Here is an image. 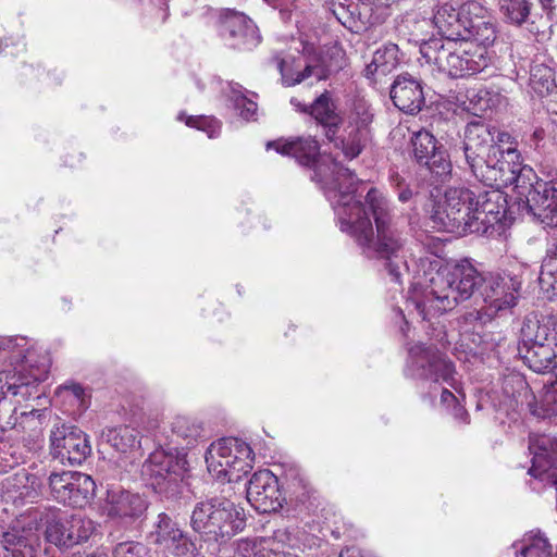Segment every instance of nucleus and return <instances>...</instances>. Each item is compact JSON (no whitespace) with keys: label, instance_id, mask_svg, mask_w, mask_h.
<instances>
[{"label":"nucleus","instance_id":"obj_1","mask_svg":"<svg viewBox=\"0 0 557 557\" xmlns=\"http://www.w3.org/2000/svg\"><path fill=\"white\" fill-rule=\"evenodd\" d=\"M335 197H338L334 210L341 230L350 234L368 257L382 260L392 281L400 283L404 272L408 269L406 236L393 225L377 228L374 234L364 205L356 198L355 190H339Z\"/></svg>","mask_w":557,"mask_h":557},{"label":"nucleus","instance_id":"obj_2","mask_svg":"<svg viewBox=\"0 0 557 557\" xmlns=\"http://www.w3.org/2000/svg\"><path fill=\"white\" fill-rule=\"evenodd\" d=\"M423 276L418 284L424 288V300L417 302L423 320L454 309L460 301L468 300L481 292L485 278L469 262L443 267L440 260L422 259Z\"/></svg>","mask_w":557,"mask_h":557},{"label":"nucleus","instance_id":"obj_3","mask_svg":"<svg viewBox=\"0 0 557 557\" xmlns=\"http://www.w3.org/2000/svg\"><path fill=\"white\" fill-rule=\"evenodd\" d=\"M473 138L470 152H463V156L473 176L484 185L496 188L515 185L520 189L530 177L534 178V170L522 164V157L510 159L500 153H488L492 140L483 131Z\"/></svg>","mask_w":557,"mask_h":557},{"label":"nucleus","instance_id":"obj_4","mask_svg":"<svg viewBox=\"0 0 557 557\" xmlns=\"http://www.w3.org/2000/svg\"><path fill=\"white\" fill-rule=\"evenodd\" d=\"M493 44H482L474 38L444 41L430 38L420 46V53L426 63L454 78L475 75L488 66L491 58L487 48Z\"/></svg>","mask_w":557,"mask_h":557},{"label":"nucleus","instance_id":"obj_5","mask_svg":"<svg viewBox=\"0 0 557 557\" xmlns=\"http://www.w3.org/2000/svg\"><path fill=\"white\" fill-rule=\"evenodd\" d=\"M433 23L444 41L468 38L482 44H494L496 26L486 15V10L476 1H467L455 7L451 3L437 5Z\"/></svg>","mask_w":557,"mask_h":557},{"label":"nucleus","instance_id":"obj_6","mask_svg":"<svg viewBox=\"0 0 557 557\" xmlns=\"http://www.w3.org/2000/svg\"><path fill=\"white\" fill-rule=\"evenodd\" d=\"M189 525L201 539L223 544L246 527V517L226 498L211 497L196 503Z\"/></svg>","mask_w":557,"mask_h":557},{"label":"nucleus","instance_id":"obj_7","mask_svg":"<svg viewBox=\"0 0 557 557\" xmlns=\"http://www.w3.org/2000/svg\"><path fill=\"white\" fill-rule=\"evenodd\" d=\"M267 147L274 148L281 154L295 158L300 165L314 168L312 180L324 183L325 185H330L329 188L331 195H329V198L333 205V208H335L336 200L338 199V197H335V195H338L339 190H355V185L358 182L357 176L348 168L343 166L336 161L332 163V181L329 182L327 178L321 176V166H318V160L320 157V144L312 136H299L287 140L281 139L270 141L268 143Z\"/></svg>","mask_w":557,"mask_h":557},{"label":"nucleus","instance_id":"obj_8","mask_svg":"<svg viewBox=\"0 0 557 557\" xmlns=\"http://www.w3.org/2000/svg\"><path fill=\"white\" fill-rule=\"evenodd\" d=\"M302 54L306 66L300 71L287 67L284 59L277 58V69L286 86H295L309 77L325 81L346 65L345 52L337 46L317 48L313 44L302 40Z\"/></svg>","mask_w":557,"mask_h":557},{"label":"nucleus","instance_id":"obj_9","mask_svg":"<svg viewBox=\"0 0 557 557\" xmlns=\"http://www.w3.org/2000/svg\"><path fill=\"white\" fill-rule=\"evenodd\" d=\"M475 194L465 187H451L445 190L444 200L436 203L431 201L426 207L434 226L458 235L471 233V221L474 215Z\"/></svg>","mask_w":557,"mask_h":557},{"label":"nucleus","instance_id":"obj_10","mask_svg":"<svg viewBox=\"0 0 557 557\" xmlns=\"http://www.w3.org/2000/svg\"><path fill=\"white\" fill-rule=\"evenodd\" d=\"M186 471L187 460L184 456L157 449L141 465L140 475L157 494L172 498L181 493Z\"/></svg>","mask_w":557,"mask_h":557},{"label":"nucleus","instance_id":"obj_11","mask_svg":"<svg viewBox=\"0 0 557 557\" xmlns=\"http://www.w3.org/2000/svg\"><path fill=\"white\" fill-rule=\"evenodd\" d=\"M149 539L173 557H197L200 554L201 540L181 529L165 512L157 516Z\"/></svg>","mask_w":557,"mask_h":557},{"label":"nucleus","instance_id":"obj_12","mask_svg":"<svg viewBox=\"0 0 557 557\" xmlns=\"http://www.w3.org/2000/svg\"><path fill=\"white\" fill-rule=\"evenodd\" d=\"M50 454L62 465L79 466L90 456L91 446L79 428L57 423L50 432Z\"/></svg>","mask_w":557,"mask_h":557},{"label":"nucleus","instance_id":"obj_13","mask_svg":"<svg viewBox=\"0 0 557 557\" xmlns=\"http://www.w3.org/2000/svg\"><path fill=\"white\" fill-rule=\"evenodd\" d=\"M48 483L52 497L58 503L72 507L86 506L96 492V484L91 476L82 472H52Z\"/></svg>","mask_w":557,"mask_h":557},{"label":"nucleus","instance_id":"obj_14","mask_svg":"<svg viewBox=\"0 0 557 557\" xmlns=\"http://www.w3.org/2000/svg\"><path fill=\"white\" fill-rule=\"evenodd\" d=\"M95 531L94 522L83 515L70 517L52 513L47 519L46 539L48 542L70 548L87 541Z\"/></svg>","mask_w":557,"mask_h":557},{"label":"nucleus","instance_id":"obj_15","mask_svg":"<svg viewBox=\"0 0 557 557\" xmlns=\"http://www.w3.org/2000/svg\"><path fill=\"white\" fill-rule=\"evenodd\" d=\"M413 374L422 380L432 382H448L453 379L455 368L435 346L416 344L409 349Z\"/></svg>","mask_w":557,"mask_h":557},{"label":"nucleus","instance_id":"obj_16","mask_svg":"<svg viewBox=\"0 0 557 557\" xmlns=\"http://www.w3.org/2000/svg\"><path fill=\"white\" fill-rule=\"evenodd\" d=\"M247 500L262 513L280 510L285 498L282 496L277 476L268 469L255 472L247 485Z\"/></svg>","mask_w":557,"mask_h":557},{"label":"nucleus","instance_id":"obj_17","mask_svg":"<svg viewBox=\"0 0 557 557\" xmlns=\"http://www.w3.org/2000/svg\"><path fill=\"white\" fill-rule=\"evenodd\" d=\"M522 278L513 271H504L502 274L491 275L480 292L484 301L495 311L512 308L517 305Z\"/></svg>","mask_w":557,"mask_h":557},{"label":"nucleus","instance_id":"obj_18","mask_svg":"<svg viewBox=\"0 0 557 557\" xmlns=\"http://www.w3.org/2000/svg\"><path fill=\"white\" fill-rule=\"evenodd\" d=\"M507 198L500 188L492 187L490 190L475 195L474 215L470 224L471 233H486L490 227L502 222L506 215Z\"/></svg>","mask_w":557,"mask_h":557},{"label":"nucleus","instance_id":"obj_19","mask_svg":"<svg viewBox=\"0 0 557 557\" xmlns=\"http://www.w3.org/2000/svg\"><path fill=\"white\" fill-rule=\"evenodd\" d=\"M483 131L491 138V147H488V153H500V156L509 157L510 159L521 157L518 150V143L513 136L507 132L497 131L496 127L481 122L472 121L468 123L465 131V139L462 141V151L470 152V144L474 141L476 133L481 134Z\"/></svg>","mask_w":557,"mask_h":557},{"label":"nucleus","instance_id":"obj_20","mask_svg":"<svg viewBox=\"0 0 557 557\" xmlns=\"http://www.w3.org/2000/svg\"><path fill=\"white\" fill-rule=\"evenodd\" d=\"M219 21L223 35L236 39L237 47L251 49L260 42L256 25L245 14L233 9H222Z\"/></svg>","mask_w":557,"mask_h":557},{"label":"nucleus","instance_id":"obj_21","mask_svg":"<svg viewBox=\"0 0 557 557\" xmlns=\"http://www.w3.org/2000/svg\"><path fill=\"white\" fill-rule=\"evenodd\" d=\"M391 99L396 108L408 114L418 113L425 103L421 83L407 73L395 78L391 86Z\"/></svg>","mask_w":557,"mask_h":557},{"label":"nucleus","instance_id":"obj_22","mask_svg":"<svg viewBox=\"0 0 557 557\" xmlns=\"http://www.w3.org/2000/svg\"><path fill=\"white\" fill-rule=\"evenodd\" d=\"M147 509L146 499L126 490H110L107 494V515L114 519L135 520Z\"/></svg>","mask_w":557,"mask_h":557},{"label":"nucleus","instance_id":"obj_23","mask_svg":"<svg viewBox=\"0 0 557 557\" xmlns=\"http://www.w3.org/2000/svg\"><path fill=\"white\" fill-rule=\"evenodd\" d=\"M238 444H244V441L236 437H225L212 443L206 453V463L209 472L213 473L216 478H223L230 473L231 468L239 456L234 450H239Z\"/></svg>","mask_w":557,"mask_h":557},{"label":"nucleus","instance_id":"obj_24","mask_svg":"<svg viewBox=\"0 0 557 557\" xmlns=\"http://www.w3.org/2000/svg\"><path fill=\"white\" fill-rule=\"evenodd\" d=\"M5 557H36L38 536L32 529L12 527L2 534Z\"/></svg>","mask_w":557,"mask_h":557},{"label":"nucleus","instance_id":"obj_25","mask_svg":"<svg viewBox=\"0 0 557 557\" xmlns=\"http://www.w3.org/2000/svg\"><path fill=\"white\" fill-rule=\"evenodd\" d=\"M309 115L323 127L327 140H334V136L337 134L342 124V117L336 112V106L327 90L317 97L310 104Z\"/></svg>","mask_w":557,"mask_h":557},{"label":"nucleus","instance_id":"obj_26","mask_svg":"<svg viewBox=\"0 0 557 557\" xmlns=\"http://www.w3.org/2000/svg\"><path fill=\"white\" fill-rule=\"evenodd\" d=\"M557 194V175L549 180L541 178L534 172V178L520 187L519 194L525 197L522 209L530 212L533 208H539L544 201H548L552 194Z\"/></svg>","mask_w":557,"mask_h":557},{"label":"nucleus","instance_id":"obj_27","mask_svg":"<svg viewBox=\"0 0 557 557\" xmlns=\"http://www.w3.org/2000/svg\"><path fill=\"white\" fill-rule=\"evenodd\" d=\"M518 354L534 372L544 373L557 367V355L550 344L535 343Z\"/></svg>","mask_w":557,"mask_h":557},{"label":"nucleus","instance_id":"obj_28","mask_svg":"<svg viewBox=\"0 0 557 557\" xmlns=\"http://www.w3.org/2000/svg\"><path fill=\"white\" fill-rule=\"evenodd\" d=\"M498 4L499 12L507 23L515 26L529 24L531 33H539V28L534 27V21H531V0H499Z\"/></svg>","mask_w":557,"mask_h":557},{"label":"nucleus","instance_id":"obj_29","mask_svg":"<svg viewBox=\"0 0 557 557\" xmlns=\"http://www.w3.org/2000/svg\"><path fill=\"white\" fill-rule=\"evenodd\" d=\"M368 135L369 129L364 123L349 125L344 137H338L336 134L334 140L330 141L341 149L346 158L351 160L361 153L368 140Z\"/></svg>","mask_w":557,"mask_h":557},{"label":"nucleus","instance_id":"obj_30","mask_svg":"<svg viewBox=\"0 0 557 557\" xmlns=\"http://www.w3.org/2000/svg\"><path fill=\"white\" fill-rule=\"evenodd\" d=\"M398 47L394 44L385 45L374 52L371 63L364 70L366 76L370 78L376 74L386 75L398 65Z\"/></svg>","mask_w":557,"mask_h":557},{"label":"nucleus","instance_id":"obj_31","mask_svg":"<svg viewBox=\"0 0 557 557\" xmlns=\"http://www.w3.org/2000/svg\"><path fill=\"white\" fill-rule=\"evenodd\" d=\"M102 436L107 443L121 453H127L140 446L139 432L129 425L107 429Z\"/></svg>","mask_w":557,"mask_h":557},{"label":"nucleus","instance_id":"obj_32","mask_svg":"<svg viewBox=\"0 0 557 557\" xmlns=\"http://www.w3.org/2000/svg\"><path fill=\"white\" fill-rule=\"evenodd\" d=\"M364 201L374 219L376 230L393 225L389 202L379 189L371 188Z\"/></svg>","mask_w":557,"mask_h":557},{"label":"nucleus","instance_id":"obj_33","mask_svg":"<svg viewBox=\"0 0 557 557\" xmlns=\"http://www.w3.org/2000/svg\"><path fill=\"white\" fill-rule=\"evenodd\" d=\"M411 146L413 157L421 165L426 162V159H431L433 154L443 150L442 146H437V140L433 134L425 129L413 134L411 137Z\"/></svg>","mask_w":557,"mask_h":557},{"label":"nucleus","instance_id":"obj_34","mask_svg":"<svg viewBox=\"0 0 557 557\" xmlns=\"http://www.w3.org/2000/svg\"><path fill=\"white\" fill-rule=\"evenodd\" d=\"M529 84L541 97L552 94L556 88L554 71L543 63L532 65Z\"/></svg>","mask_w":557,"mask_h":557},{"label":"nucleus","instance_id":"obj_35","mask_svg":"<svg viewBox=\"0 0 557 557\" xmlns=\"http://www.w3.org/2000/svg\"><path fill=\"white\" fill-rule=\"evenodd\" d=\"M347 3H342V7L334 9V14L337 20L346 27L352 28L358 22L366 23L367 13L369 11L368 4L360 0H346Z\"/></svg>","mask_w":557,"mask_h":557},{"label":"nucleus","instance_id":"obj_36","mask_svg":"<svg viewBox=\"0 0 557 557\" xmlns=\"http://www.w3.org/2000/svg\"><path fill=\"white\" fill-rule=\"evenodd\" d=\"M531 412L542 419H557V380L545 385L540 403L531 406Z\"/></svg>","mask_w":557,"mask_h":557},{"label":"nucleus","instance_id":"obj_37","mask_svg":"<svg viewBox=\"0 0 557 557\" xmlns=\"http://www.w3.org/2000/svg\"><path fill=\"white\" fill-rule=\"evenodd\" d=\"M172 432L178 437L187 441V444H191L201 436L203 432L202 423L195 418L187 416H177L172 422Z\"/></svg>","mask_w":557,"mask_h":557},{"label":"nucleus","instance_id":"obj_38","mask_svg":"<svg viewBox=\"0 0 557 557\" xmlns=\"http://www.w3.org/2000/svg\"><path fill=\"white\" fill-rule=\"evenodd\" d=\"M523 546L517 557H552V546L540 533L530 532L523 539Z\"/></svg>","mask_w":557,"mask_h":557},{"label":"nucleus","instance_id":"obj_39","mask_svg":"<svg viewBox=\"0 0 557 557\" xmlns=\"http://www.w3.org/2000/svg\"><path fill=\"white\" fill-rule=\"evenodd\" d=\"M237 447H239V450H234L236 454H239V456L231 468L230 473L223 476L227 479L228 482H236L240 480L243 475L247 474L252 469L255 456L251 447L245 442L244 444H238Z\"/></svg>","mask_w":557,"mask_h":557},{"label":"nucleus","instance_id":"obj_40","mask_svg":"<svg viewBox=\"0 0 557 557\" xmlns=\"http://www.w3.org/2000/svg\"><path fill=\"white\" fill-rule=\"evenodd\" d=\"M422 165H425L435 178L434 183H445L451 175V163L445 150L433 154Z\"/></svg>","mask_w":557,"mask_h":557},{"label":"nucleus","instance_id":"obj_41","mask_svg":"<svg viewBox=\"0 0 557 557\" xmlns=\"http://www.w3.org/2000/svg\"><path fill=\"white\" fill-rule=\"evenodd\" d=\"M527 214L545 227L557 226V194L553 193L548 201H544L541 207L533 208Z\"/></svg>","mask_w":557,"mask_h":557},{"label":"nucleus","instance_id":"obj_42","mask_svg":"<svg viewBox=\"0 0 557 557\" xmlns=\"http://www.w3.org/2000/svg\"><path fill=\"white\" fill-rule=\"evenodd\" d=\"M540 322L535 318H525L520 329V336L518 342V351L540 343Z\"/></svg>","mask_w":557,"mask_h":557},{"label":"nucleus","instance_id":"obj_43","mask_svg":"<svg viewBox=\"0 0 557 557\" xmlns=\"http://www.w3.org/2000/svg\"><path fill=\"white\" fill-rule=\"evenodd\" d=\"M17 421L18 417L15 405L7 399V397H0V441L3 440V434L7 431L17 425Z\"/></svg>","mask_w":557,"mask_h":557},{"label":"nucleus","instance_id":"obj_44","mask_svg":"<svg viewBox=\"0 0 557 557\" xmlns=\"http://www.w3.org/2000/svg\"><path fill=\"white\" fill-rule=\"evenodd\" d=\"M287 487L290 494L301 503L309 498L312 490L308 480L299 472H290Z\"/></svg>","mask_w":557,"mask_h":557},{"label":"nucleus","instance_id":"obj_45","mask_svg":"<svg viewBox=\"0 0 557 557\" xmlns=\"http://www.w3.org/2000/svg\"><path fill=\"white\" fill-rule=\"evenodd\" d=\"M148 548L139 542H122L113 549V557H148Z\"/></svg>","mask_w":557,"mask_h":557},{"label":"nucleus","instance_id":"obj_46","mask_svg":"<svg viewBox=\"0 0 557 557\" xmlns=\"http://www.w3.org/2000/svg\"><path fill=\"white\" fill-rule=\"evenodd\" d=\"M232 92L231 99L234 107L239 111L240 116L245 120L252 117L257 111V103L244 96L240 90L233 89Z\"/></svg>","mask_w":557,"mask_h":557},{"label":"nucleus","instance_id":"obj_47","mask_svg":"<svg viewBox=\"0 0 557 557\" xmlns=\"http://www.w3.org/2000/svg\"><path fill=\"white\" fill-rule=\"evenodd\" d=\"M3 386H7V392L16 396L22 393V388L27 387V384L15 374L0 373V397H4Z\"/></svg>","mask_w":557,"mask_h":557},{"label":"nucleus","instance_id":"obj_48","mask_svg":"<svg viewBox=\"0 0 557 557\" xmlns=\"http://www.w3.org/2000/svg\"><path fill=\"white\" fill-rule=\"evenodd\" d=\"M188 126L197 127L208 133L210 138L215 137L219 134L220 125L218 121L207 117H193L189 116L186 121Z\"/></svg>","mask_w":557,"mask_h":557},{"label":"nucleus","instance_id":"obj_49","mask_svg":"<svg viewBox=\"0 0 557 557\" xmlns=\"http://www.w3.org/2000/svg\"><path fill=\"white\" fill-rule=\"evenodd\" d=\"M232 557H258L257 545L248 539L238 540Z\"/></svg>","mask_w":557,"mask_h":557},{"label":"nucleus","instance_id":"obj_50","mask_svg":"<svg viewBox=\"0 0 557 557\" xmlns=\"http://www.w3.org/2000/svg\"><path fill=\"white\" fill-rule=\"evenodd\" d=\"M543 267L557 270V237L554 238L553 244L546 250V255L543 259Z\"/></svg>","mask_w":557,"mask_h":557},{"label":"nucleus","instance_id":"obj_51","mask_svg":"<svg viewBox=\"0 0 557 557\" xmlns=\"http://www.w3.org/2000/svg\"><path fill=\"white\" fill-rule=\"evenodd\" d=\"M544 138H545L544 129L541 127H537L533 131L528 144L530 145V147H533L534 149H539L541 146V143L544 140Z\"/></svg>","mask_w":557,"mask_h":557},{"label":"nucleus","instance_id":"obj_52","mask_svg":"<svg viewBox=\"0 0 557 557\" xmlns=\"http://www.w3.org/2000/svg\"><path fill=\"white\" fill-rule=\"evenodd\" d=\"M451 414L465 423L469 422V413L458 401L451 406Z\"/></svg>","mask_w":557,"mask_h":557},{"label":"nucleus","instance_id":"obj_53","mask_svg":"<svg viewBox=\"0 0 557 557\" xmlns=\"http://www.w3.org/2000/svg\"><path fill=\"white\" fill-rule=\"evenodd\" d=\"M413 196H414V194L409 188L408 185H406L405 187L397 190L398 200L401 202H408L409 200H411L413 198ZM416 197H418V194H416Z\"/></svg>","mask_w":557,"mask_h":557},{"label":"nucleus","instance_id":"obj_54","mask_svg":"<svg viewBox=\"0 0 557 557\" xmlns=\"http://www.w3.org/2000/svg\"><path fill=\"white\" fill-rule=\"evenodd\" d=\"M441 401L447 406V408H450L454 404H456L458 400L456 396L448 391L447 388H444L441 394Z\"/></svg>","mask_w":557,"mask_h":557},{"label":"nucleus","instance_id":"obj_55","mask_svg":"<svg viewBox=\"0 0 557 557\" xmlns=\"http://www.w3.org/2000/svg\"><path fill=\"white\" fill-rule=\"evenodd\" d=\"M64 391L71 392L72 395L77 399L81 400L84 395V389L79 384H70L63 386Z\"/></svg>","mask_w":557,"mask_h":557},{"label":"nucleus","instance_id":"obj_56","mask_svg":"<svg viewBox=\"0 0 557 557\" xmlns=\"http://www.w3.org/2000/svg\"><path fill=\"white\" fill-rule=\"evenodd\" d=\"M290 104L299 112L309 114L310 112V104H304L299 101V99L293 97L290 99Z\"/></svg>","mask_w":557,"mask_h":557},{"label":"nucleus","instance_id":"obj_57","mask_svg":"<svg viewBox=\"0 0 557 557\" xmlns=\"http://www.w3.org/2000/svg\"><path fill=\"white\" fill-rule=\"evenodd\" d=\"M15 346V339L12 337L0 336V350H11Z\"/></svg>","mask_w":557,"mask_h":557},{"label":"nucleus","instance_id":"obj_58","mask_svg":"<svg viewBox=\"0 0 557 557\" xmlns=\"http://www.w3.org/2000/svg\"><path fill=\"white\" fill-rule=\"evenodd\" d=\"M391 184L398 190L403 187H405L407 184L405 183V180L398 174L393 173L391 175Z\"/></svg>","mask_w":557,"mask_h":557},{"label":"nucleus","instance_id":"obj_59","mask_svg":"<svg viewBox=\"0 0 557 557\" xmlns=\"http://www.w3.org/2000/svg\"><path fill=\"white\" fill-rule=\"evenodd\" d=\"M338 557H361L360 552L356 547L343 549Z\"/></svg>","mask_w":557,"mask_h":557},{"label":"nucleus","instance_id":"obj_60","mask_svg":"<svg viewBox=\"0 0 557 557\" xmlns=\"http://www.w3.org/2000/svg\"><path fill=\"white\" fill-rule=\"evenodd\" d=\"M543 9H552L554 0H540Z\"/></svg>","mask_w":557,"mask_h":557},{"label":"nucleus","instance_id":"obj_61","mask_svg":"<svg viewBox=\"0 0 557 557\" xmlns=\"http://www.w3.org/2000/svg\"><path fill=\"white\" fill-rule=\"evenodd\" d=\"M342 3H347L346 0H338V5L337 7H342Z\"/></svg>","mask_w":557,"mask_h":557},{"label":"nucleus","instance_id":"obj_62","mask_svg":"<svg viewBox=\"0 0 557 557\" xmlns=\"http://www.w3.org/2000/svg\"><path fill=\"white\" fill-rule=\"evenodd\" d=\"M87 557H101V556L96 554V553H94V554L88 555Z\"/></svg>","mask_w":557,"mask_h":557},{"label":"nucleus","instance_id":"obj_63","mask_svg":"<svg viewBox=\"0 0 557 557\" xmlns=\"http://www.w3.org/2000/svg\"><path fill=\"white\" fill-rule=\"evenodd\" d=\"M3 392H4V396H5L7 394H10V392H7V386H3Z\"/></svg>","mask_w":557,"mask_h":557}]
</instances>
